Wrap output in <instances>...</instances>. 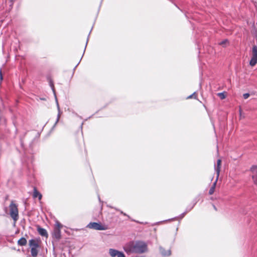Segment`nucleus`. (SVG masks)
Wrapping results in <instances>:
<instances>
[{"label":"nucleus","mask_w":257,"mask_h":257,"mask_svg":"<svg viewBox=\"0 0 257 257\" xmlns=\"http://www.w3.org/2000/svg\"><path fill=\"white\" fill-rule=\"evenodd\" d=\"M124 251L127 253H142L145 251V243L143 241L130 242L123 247Z\"/></svg>","instance_id":"obj_1"},{"label":"nucleus","mask_w":257,"mask_h":257,"mask_svg":"<svg viewBox=\"0 0 257 257\" xmlns=\"http://www.w3.org/2000/svg\"><path fill=\"white\" fill-rule=\"evenodd\" d=\"M10 214L13 219L16 222L19 218L18 206L12 201L10 206Z\"/></svg>","instance_id":"obj_2"},{"label":"nucleus","mask_w":257,"mask_h":257,"mask_svg":"<svg viewBox=\"0 0 257 257\" xmlns=\"http://www.w3.org/2000/svg\"><path fill=\"white\" fill-rule=\"evenodd\" d=\"M87 227L97 230H105L107 229L106 226L97 222H90L87 225Z\"/></svg>","instance_id":"obj_3"},{"label":"nucleus","mask_w":257,"mask_h":257,"mask_svg":"<svg viewBox=\"0 0 257 257\" xmlns=\"http://www.w3.org/2000/svg\"><path fill=\"white\" fill-rule=\"evenodd\" d=\"M257 63V46H253L252 48L251 58L249 61V65L254 66Z\"/></svg>","instance_id":"obj_4"},{"label":"nucleus","mask_w":257,"mask_h":257,"mask_svg":"<svg viewBox=\"0 0 257 257\" xmlns=\"http://www.w3.org/2000/svg\"><path fill=\"white\" fill-rule=\"evenodd\" d=\"M108 253L111 257H125L123 252L113 248H110Z\"/></svg>","instance_id":"obj_5"},{"label":"nucleus","mask_w":257,"mask_h":257,"mask_svg":"<svg viewBox=\"0 0 257 257\" xmlns=\"http://www.w3.org/2000/svg\"><path fill=\"white\" fill-rule=\"evenodd\" d=\"M221 161L220 159H218L217 161V164L214 166V169L216 172L217 176L216 177L218 178L219 175V173L220 171V166H221Z\"/></svg>","instance_id":"obj_6"},{"label":"nucleus","mask_w":257,"mask_h":257,"mask_svg":"<svg viewBox=\"0 0 257 257\" xmlns=\"http://www.w3.org/2000/svg\"><path fill=\"white\" fill-rule=\"evenodd\" d=\"M29 245L31 247L38 248L39 246V241L36 239H31L29 240Z\"/></svg>","instance_id":"obj_7"},{"label":"nucleus","mask_w":257,"mask_h":257,"mask_svg":"<svg viewBox=\"0 0 257 257\" xmlns=\"http://www.w3.org/2000/svg\"><path fill=\"white\" fill-rule=\"evenodd\" d=\"M160 251L161 254L163 256H170L171 254L170 249L166 250L165 248L162 247H160Z\"/></svg>","instance_id":"obj_8"},{"label":"nucleus","mask_w":257,"mask_h":257,"mask_svg":"<svg viewBox=\"0 0 257 257\" xmlns=\"http://www.w3.org/2000/svg\"><path fill=\"white\" fill-rule=\"evenodd\" d=\"M38 231L39 233L43 236H48V233L46 230L44 228L39 227L38 228Z\"/></svg>","instance_id":"obj_9"},{"label":"nucleus","mask_w":257,"mask_h":257,"mask_svg":"<svg viewBox=\"0 0 257 257\" xmlns=\"http://www.w3.org/2000/svg\"><path fill=\"white\" fill-rule=\"evenodd\" d=\"M53 236L57 239H60L61 237V230L58 229H54Z\"/></svg>","instance_id":"obj_10"},{"label":"nucleus","mask_w":257,"mask_h":257,"mask_svg":"<svg viewBox=\"0 0 257 257\" xmlns=\"http://www.w3.org/2000/svg\"><path fill=\"white\" fill-rule=\"evenodd\" d=\"M218 179V178L216 177V179L215 182L213 183L212 186L210 188L209 191V194L210 195L213 194V193L214 192Z\"/></svg>","instance_id":"obj_11"},{"label":"nucleus","mask_w":257,"mask_h":257,"mask_svg":"<svg viewBox=\"0 0 257 257\" xmlns=\"http://www.w3.org/2000/svg\"><path fill=\"white\" fill-rule=\"evenodd\" d=\"M56 102H57V108H58V115H57V117L56 121V122H55L53 127H55L57 123L58 122V121L59 120V119H60V115H61L60 109V107H59V104H58V102L57 100H56Z\"/></svg>","instance_id":"obj_12"},{"label":"nucleus","mask_w":257,"mask_h":257,"mask_svg":"<svg viewBox=\"0 0 257 257\" xmlns=\"http://www.w3.org/2000/svg\"><path fill=\"white\" fill-rule=\"evenodd\" d=\"M33 197L34 198L38 197L39 200H41L42 199V195L41 193H40L37 189L35 188L34 190V193H33Z\"/></svg>","instance_id":"obj_13"},{"label":"nucleus","mask_w":257,"mask_h":257,"mask_svg":"<svg viewBox=\"0 0 257 257\" xmlns=\"http://www.w3.org/2000/svg\"><path fill=\"white\" fill-rule=\"evenodd\" d=\"M27 240L24 237L21 238L18 241V244L21 246L25 245L27 244Z\"/></svg>","instance_id":"obj_14"},{"label":"nucleus","mask_w":257,"mask_h":257,"mask_svg":"<svg viewBox=\"0 0 257 257\" xmlns=\"http://www.w3.org/2000/svg\"><path fill=\"white\" fill-rule=\"evenodd\" d=\"M31 253L33 257H36L38 253L37 248L31 247Z\"/></svg>","instance_id":"obj_15"},{"label":"nucleus","mask_w":257,"mask_h":257,"mask_svg":"<svg viewBox=\"0 0 257 257\" xmlns=\"http://www.w3.org/2000/svg\"><path fill=\"white\" fill-rule=\"evenodd\" d=\"M61 227H62V225L61 224V223L60 222H59L58 221H57L55 224V229L59 228L60 230H61Z\"/></svg>","instance_id":"obj_16"},{"label":"nucleus","mask_w":257,"mask_h":257,"mask_svg":"<svg viewBox=\"0 0 257 257\" xmlns=\"http://www.w3.org/2000/svg\"><path fill=\"white\" fill-rule=\"evenodd\" d=\"M252 178L254 184H255L257 185V172L255 174L252 175Z\"/></svg>","instance_id":"obj_17"},{"label":"nucleus","mask_w":257,"mask_h":257,"mask_svg":"<svg viewBox=\"0 0 257 257\" xmlns=\"http://www.w3.org/2000/svg\"><path fill=\"white\" fill-rule=\"evenodd\" d=\"M218 96L221 99H224L226 97L224 93L221 92L218 93Z\"/></svg>","instance_id":"obj_18"},{"label":"nucleus","mask_w":257,"mask_h":257,"mask_svg":"<svg viewBox=\"0 0 257 257\" xmlns=\"http://www.w3.org/2000/svg\"><path fill=\"white\" fill-rule=\"evenodd\" d=\"M196 98L197 97V95H196V92H194L192 95H189V96L187 97V99H190V98Z\"/></svg>","instance_id":"obj_19"},{"label":"nucleus","mask_w":257,"mask_h":257,"mask_svg":"<svg viewBox=\"0 0 257 257\" xmlns=\"http://www.w3.org/2000/svg\"><path fill=\"white\" fill-rule=\"evenodd\" d=\"M250 94L248 93H244L243 94V97L244 99H247L249 97Z\"/></svg>","instance_id":"obj_20"},{"label":"nucleus","mask_w":257,"mask_h":257,"mask_svg":"<svg viewBox=\"0 0 257 257\" xmlns=\"http://www.w3.org/2000/svg\"><path fill=\"white\" fill-rule=\"evenodd\" d=\"M228 42L227 40H224L223 41H222V42H221L220 43H219V45H224L225 44H226L227 42Z\"/></svg>","instance_id":"obj_21"},{"label":"nucleus","mask_w":257,"mask_h":257,"mask_svg":"<svg viewBox=\"0 0 257 257\" xmlns=\"http://www.w3.org/2000/svg\"><path fill=\"white\" fill-rule=\"evenodd\" d=\"M3 80V75L2 73V71L0 69V81L2 82Z\"/></svg>","instance_id":"obj_22"},{"label":"nucleus","mask_w":257,"mask_h":257,"mask_svg":"<svg viewBox=\"0 0 257 257\" xmlns=\"http://www.w3.org/2000/svg\"><path fill=\"white\" fill-rule=\"evenodd\" d=\"M50 85L53 91H54V85L51 81H50Z\"/></svg>","instance_id":"obj_23"},{"label":"nucleus","mask_w":257,"mask_h":257,"mask_svg":"<svg viewBox=\"0 0 257 257\" xmlns=\"http://www.w3.org/2000/svg\"><path fill=\"white\" fill-rule=\"evenodd\" d=\"M120 213H121V214H123V215H124V216H128V215H127L125 213L123 212L122 211H120Z\"/></svg>","instance_id":"obj_24"},{"label":"nucleus","mask_w":257,"mask_h":257,"mask_svg":"<svg viewBox=\"0 0 257 257\" xmlns=\"http://www.w3.org/2000/svg\"><path fill=\"white\" fill-rule=\"evenodd\" d=\"M256 168V166H252L251 169L253 171L254 169H255Z\"/></svg>","instance_id":"obj_25"},{"label":"nucleus","mask_w":257,"mask_h":257,"mask_svg":"<svg viewBox=\"0 0 257 257\" xmlns=\"http://www.w3.org/2000/svg\"><path fill=\"white\" fill-rule=\"evenodd\" d=\"M153 239H154L155 240H156L157 238H156V234H154V235Z\"/></svg>","instance_id":"obj_26"},{"label":"nucleus","mask_w":257,"mask_h":257,"mask_svg":"<svg viewBox=\"0 0 257 257\" xmlns=\"http://www.w3.org/2000/svg\"><path fill=\"white\" fill-rule=\"evenodd\" d=\"M213 206L215 210H216V207H215L214 205H213Z\"/></svg>","instance_id":"obj_27"},{"label":"nucleus","mask_w":257,"mask_h":257,"mask_svg":"<svg viewBox=\"0 0 257 257\" xmlns=\"http://www.w3.org/2000/svg\"><path fill=\"white\" fill-rule=\"evenodd\" d=\"M145 246H146V247L147 246V245H146V244L145 245Z\"/></svg>","instance_id":"obj_28"}]
</instances>
